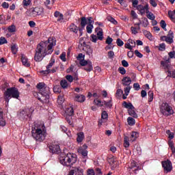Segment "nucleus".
Returning <instances> with one entry per match:
<instances>
[{"label":"nucleus","instance_id":"5701e85b","mask_svg":"<svg viewBox=\"0 0 175 175\" xmlns=\"http://www.w3.org/2000/svg\"><path fill=\"white\" fill-rule=\"evenodd\" d=\"M54 16L57 18V21H62L64 20V14L58 11L55 12Z\"/></svg>","mask_w":175,"mask_h":175},{"label":"nucleus","instance_id":"de8ad7c7","mask_svg":"<svg viewBox=\"0 0 175 175\" xmlns=\"http://www.w3.org/2000/svg\"><path fill=\"white\" fill-rule=\"evenodd\" d=\"M94 102L95 105H96V106H98L99 107H102V106H103V104H102V101L100 100L95 99Z\"/></svg>","mask_w":175,"mask_h":175},{"label":"nucleus","instance_id":"1a4fd4ad","mask_svg":"<svg viewBox=\"0 0 175 175\" xmlns=\"http://www.w3.org/2000/svg\"><path fill=\"white\" fill-rule=\"evenodd\" d=\"M80 66H88V68L87 67H84L83 69L84 70H86V72H91L94 69V67H92V62L90 60H85L84 59H82L79 62Z\"/></svg>","mask_w":175,"mask_h":175},{"label":"nucleus","instance_id":"37998d69","mask_svg":"<svg viewBox=\"0 0 175 175\" xmlns=\"http://www.w3.org/2000/svg\"><path fill=\"white\" fill-rule=\"evenodd\" d=\"M131 86H127L124 88V95H126V96H128V95H129V92H131Z\"/></svg>","mask_w":175,"mask_h":175},{"label":"nucleus","instance_id":"f8f14e48","mask_svg":"<svg viewBox=\"0 0 175 175\" xmlns=\"http://www.w3.org/2000/svg\"><path fill=\"white\" fill-rule=\"evenodd\" d=\"M148 3H146L145 6H143V5H138L137 6V10H139L140 14L143 16V14H145V13H150V8H148Z\"/></svg>","mask_w":175,"mask_h":175},{"label":"nucleus","instance_id":"2eb2a0df","mask_svg":"<svg viewBox=\"0 0 175 175\" xmlns=\"http://www.w3.org/2000/svg\"><path fill=\"white\" fill-rule=\"evenodd\" d=\"M122 83L124 87H129L131 83H132V80L131 79V77H125L122 79Z\"/></svg>","mask_w":175,"mask_h":175},{"label":"nucleus","instance_id":"0e129e2a","mask_svg":"<svg viewBox=\"0 0 175 175\" xmlns=\"http://www.w3.org/2000/svg\"><path fill=\"white\" fill-rule=\"evenodd\" d=\"M137 165H136V161H131V163L129 166V169H134V167H136Z\"/></svg>","mask_w":175,"mask_h":175},{"label":"nucleus","instance_id":"b1692460","mask_svg":"<svg viewBox=\"0 0 175 175\" xmlns=\"http://www.w3.org/2000/svg\"><path fill=\"white\" fill-rule=\"evenodd\" d=\"M84 140V133L80 132L77 133V143H81Z\"/></svg>","mask_w":175,"mask_h":175},{"label":"nucleus","instance_id":"338daca9","mask_svg":"<svg viewBox=\"0 0 175 175\" xmlns=\"http://www.w3.org/2000/svg\"><path fill=\"white\" fill-rule=\"evenodd\" d=\"M87 174L88 175H95V171H94L93 169H88Z\"/></svg>","mask_w":175,"mask_h":175},{"label":"nucleus","instance_id":"39448f33","mask_svg":"<svg viewBox=\"0 0 175 175\" xmlns=\"http://www.w3.org/2000/svg\"><path fill=\"white\" fill-rule=\"evenodd\" d=\"M5 102L8 104L9 100H10L12 98H14V99H18V98H20V92H18L17 88H10L7 89L5 93Z\"/></svg>","mask_w":175,"mask_h":175},{"label":"nucleus","instance_id":"8fccbe9b","mask_svg":"<svg viewBox=\"0 0 175 175\" xmlns=\"http://www.w3.org/2000/svg\"><path fill=\"white\" fill-rule=\"evenodd\" d=\"M131 33L133 35H137V33H139V31H137V28L135 27H131Z\"/></svg>","mask_w":175,"mask_h":175},{"label":"nucleus","instance_id":"5fc2aeb1","mask_svg":"<svg viewBox=\"0 0 175 175\" xmlns=\"http://www.w3.org/2000/svg\"><path fill=\"white\" fill-rule=\"evenodd\" d=\"M66 79L69 83H73V77L72 75H66Z\"/></svg>","mask_w":175,"mask_h":175},{"label":"nucleus","instance_id":"20e7f679","mask_svg":"<svg viewBox=\"0 0 175 175\" xmlns=\"http://www.w3.org/2000/svg\"><path fill=\"white\" fill-rule=\"evenodd\" d=\"M160 112L165 117H169L174 114V110L173 107L167 103H161L159 105Z\"/></svg>","mask_w":175,"mask_h":175},{"label":"nucleus","instance_id":"680f3d73","mask_svg":"<svg viewBox=\"0 0 175 175\" xmlns=\"http://www.w3.org/2000/svg\"><path fill=\"white\" fill-rule=\"evenodd\" d=\"M86 20L88 25L90 24V25H92V24H94V20H92V17H88Z\"/></svg>","mask_w":175,"mask_h":175},{"label":"nucleus","instance_id":"49530a36","mask_svg":"<svg viewBox=\"0 0 175 175\" xmlns=\"http://www.w3.org/2000/svg\"><path fill=\"white\" fill-rule=\"evenodd\" d=\"M160 25H161V28H163V29H164V31H167V29H166V22H165V21L161 20L160 22Z\"/></svg>","mask_w":175,"mask_h":175},{"label":"nucleus","instance_id":"c03bdc74","mask_svg":"<svg viewBox=\"0 0 175 175\" xmlns=\"http://www.w3.org/2000/svg\"><path fill=\"white\" fill-rule=\"evenodd\" d=\"M18 51L17 46L13 45L11 46V51L13 54L16 55L17 54V51Z\"/></svg>","mask_w":175,"mask_h":175},{"label":"nucleus","instance_id":"6e6d98bb","mask_svg":"<svg viewBox=\"0 0 175 175\" xmlns=\"http://www.w3.org/2000/svg\"><path fill=\"white\" fill-rule=\"evenodd\" d=\"M149 3H150L153 8H157V6H158V3H157L155 0H150Z\"/></svg>","mask_w":175,"mask_h":175},{"label":"nucleus","instance_id":"7ed1b4c3","mask_svg":"<svg viewBox=\"0 0 175 175\" xmlns=\"http://www.w3.org/2000/svg\"><path fill=\"white\" fill-rule=\"evenodd\" d=\"M75 162H77V157L73 153H68L65 156L59 158V163L63 166H72Z\"/></svg>","mask_w":175,"mask_h":175},{"label":"nucleus","instance_id":"09e8293b","mask_svg":"<svg viewBox=\"0 0 175 175\" xmlns=\"http://www.w3.org/2000/svg\"><path fill=\"white\" fill-rule=\"evenodd\" d=\"M161 64L162 65V66H163V68H165V69H169V68L170 67L169 64L166 63V62L165 61H161Z\"/></svg>","mask_w":175,"mask_h":175},{"label":"nucleus","instance_id":"2f4dec72","mask_svg":"<svg viewBox=\"0 0 175 175\" xmlns=\"http://www.w3.org/2000/svg\"><path fill=\"white\" fill-rule=\"evenodd\" d=\"M54 64H55V59L52 57L51 58L49 64L46 66V69H50L51 68H53Z\"/></svg>","mask_w":175,"mask_h":175},{"label":"nucleus","instance_id":"bb28decb","mask_svg":"<svg viewBox=\"0 0 175 175\" xmlns=\"http://www.w3.org/2000/svg\"><path fill=\"white\" fill-rule=\"evenodd\" d=\"M87 23H88L87 18H85V17L81 18V27L82 29H84V28H85Z\"/></svg>","mask_w":175,"mask_h":175},{"label":"nucleus","instance_id":"4468645a","mask_svg":"<svg viewBox=\"0 0 175 175\" xmlns=\"http://www.w3.org/2000/svg\"><path fill=\"white\" fill-rule=\"evenodd\" d=\"M49 151L50 152H52V154H57L59 152L60 148L59 145H52L49 147Z\"/></svg>","mask_w":175,"mask_h":175},{"label":"nucleus","instance_id":"58836bf2","mask_svg":"<svg viewBox=\"0 0 175 175\" xmlns=\"http://www.w3.org/2000/svg\"><path fill=\"white\" fill-rule=\"evenodd\" d=\"M168 15L171 20H175V10L173 11H169Z\"/></svg>","mask_w":175,"mask_h":175},{"label":"nucleus","instance_id":"4d7b16f0","mask_svg":"<svg viewBox=\"0 0 175 175\" xmlns=\"http://www.w3.org/2000/svg\"><path fill=\"white\" fill-rule=\"evenodd\" d=\"M118 70L121 75H125V73H126V70L124 67H120Z\"/></svg>","mask_w":175,"mask_h":175},{"label":"nucleus","instance_id":"f3484780","mask_svg":"<svg viewBox=\"0 0 175 175\" xmlns=\"http://www.w3.org/2000/svg\"><path fill=\"white\" fill-rule=\"evenodd\" d=\"M6 125V120L3 118V111L0 108V126H5Z\"/></svg>","mask_w":175,"mask_h":175},{"label":"nucleus","instance_id":"6e6552de","mask_svg":"<svg viewBox=\"0 0 175 175\" xmlns=\"http://www.w3.org/2000/svg\"><path fill=\"white\" fill-rule=\"evenodd\" d=\"M166 133L168 135L169 139H170V140L168 141L169 147L171 148L172 154H175L174 143L172 141V139H174V133H172L170 130H167Z\"/></svg>","mask_w":175,"mask_h":175},{"label":"nucleus","instance_id":"9d476101","mask_svg":"<svg viewBox=\"0 0 175 175\" xmlns=\"http://www.w3.org/2000/svg\"><path fill=\"white\" fill-rule=\"evenodd\" d=\"M161 164L166 173H170L173 170V165H172V161L170 160L162 161Z\"/></svg>","mask_w":175,"mask_h":175},{"label":"nucleus","instance_id":"f704fd0d","mask_svg":"<svg viewBox=\"0 0 175 175\" xmlns=\"http://www.w3.org/2000/svg\"><path fill=\"white\" fill-rule=\"evenodd\" d=\"M148 102H152V100H154V92L152 91H149L148 93Z\"/></svg>","mask_w":175,"mask_h":175},{"label":"nucleus","instance_id":"e2e57ef3","mask_svg":"<svg viewBox=\"0 0 175 175\" xmlns=\"http://www.w3.org/2000/svg\"><path fill=\"white\" fill-rule=\"evenodd\" d=\"M124 94V92L122 91V90L121 89H118L117 91H116V95L117 96L120 97V96H122V95Z\"/></svg>","mask_w":175,"mask_h":175},{"label":"nucleus","instance_id":"f03ea898","mask_svg":"<svg viewBox=\"0 0 175 175\" xmlns=\"http://www.w3.org/2000/svg\"><path fill=\"white\" fill-rule=\"evenodd\" d=\"M47 135V131L46 130V126L44 124H36L34 129L32 128L31 135L33 139L38 142H43L46 139Z\"/></svg>","mask_w":175,"mask_h":175},{"label":"nucleus","instance_id":"473e14b6","mask_svg":"<svg viewBox=\"0 0 175 175\" xmlns=\"http://www.w3.org/2000/svg\"><path fill=\"white\" fill-rule=\"evenodd\" d=\"M23 5L24 8H28L29 5H32V1L31 0H23Z\"/></svg>","mask_w":175,"mask_h":175},{"label":"nucleus","instance_id":"a878e982","mask_svg":"<svg viewBox=\"0 0 175 175\" xmlns=\"http://www.w3.org/2000/svg\"><path fill=\"white\" fill-rule=\"evenodd\" d=\"M78 152L79 154H81V155H82L83 157H87L88 155V151L83 148H79L78 149Z\"/></svg>","mask_w":175,"mask_h":175},{"label":"nucleus","instance_id":"13d9d810","mask_svg":"<svg viewBox=\"0 0 175 175\" xmlns=\"http://www.w3.org/2000/svg\"><path fill=\"white\" fill-rule=\"evenodd\" d=\"M105 43L107 44H111V43H113V38H110V36H108L107 38V40L105 41Z\"/></svg>","mask_w":175,"mask_h":175},{"label":"nucleus","instance_id":"f257e3e1","mask_svg":"<svg viewBox=\"0 0 175 175\" xmlns=\"http://www.w3.org/2000/svg\"><path fill=\"white\" fill-rule=\"evenodd\" d=\"M56 41L53 38H49L46 41H41L36 49L34 60L36 62L43 61V58L46 55L53 54L54 49L53 47L55 46Z\"/></svg>","mask_w":175,"mask_h":175},{"label":"nucleus","instance_id":"79ce46f5","mask_svg":"<svg viewBox=\"0 0 175 175\" xmlns=\"http://www.w3.org/2000/svg\"><path fill=\"white\" fill-rule=\"evenodd\" d=\"M8 32H10L11 33L14 32L16 31V26L14 25H12L8 27Z\"/></svg>","mask_w":175,"mask_h":175},{"label":"nucleus","instance_id":"4be33fe9","mask_svg":"<svg viewBox=\"0 0 175 175\" xmlns=\"http://www.w3.org/2000/svg\"><path fill=\"white\" fill-rule=\"evenodd\" d=\"M21 61L24 66H26L27 68H29V66H31V64H29V63L28 62V59H27V57H25L24 55H23L21 57Z\"/></svg>","mask_w":175,"mask_h":175},{"label":"nucleus","instance_id":"69168bd1","mask_svg":"<svg viewBox=\"0 0 175 175\" xmlns=\"http://www.w3.org/2000/svg\"><path fill=\"white\" fill-rule=\"evenodd\" d=\"M53 92H61V88H59V85H56L53 87Z\"/></svg>","mask_w":175,"mask_h":175},{"label":"nucleus","instance_id":"052dcab7","mask_svg":"<svg viewBox=\"0 0 175 175\" xmlns=\"http://www.w3.org/2000/svg\"><path fill=\"white\" fill-rule=\"evenodd\" d=\"M85 55H83V53H79L78 56L77 57V59L78 61H81V59H84V57Z\"/></svg>","mask_w":175,"mask_h":175},{"label":"nucleus","instance_id":"423d86ee","mask_svg":"<svg viewBox=\"0 0 175 175\" xmlns=\"http://www.w3.org/2000/svg\"><path fill=\"white\" fill-rule=\"evenodd\" d=\"M39 94L42 95V98L37 96L38 100H40L42 103H47L49 102V98L50 96L49 95V87L46 86V90H43V92H40Z\"/></svg>","mask_w":175,"mask_h":175},{"label":"nucleus","instance_id":"3c124183","mask_svg":"<svg viewBox=\"0 0 175 175\" xmlns=\"http://www.w3.org/2000/svg\"><path fill=\"white\" fill-rule=\"evenodd\" d=\"M116 44L119 46V47H122V46H124V41L118 38L116 41Z\"/></svg>","mask_w":175,"mask_h":175},{"label":"nucleus","instance_id":"c9c22d12","mask_svg":"<svg viewBox=\"0 0 175 175\" xmlns=\"http://www.w3.org/2000/svg\"><path fill=\"white\" fill-rule=\"evenodd\" d=\"M144 35L149 39V40H152V36H151V33L148 31H144Z\"/></svg>","mask_w":175,"mask_h":175},{"label":"nucleus","instance_id":"603ef678","mask_svg":"<svg viewBox=\"0 0 175 175\" xmlns=\"http://www.w3.org/2000/svg\"><path fill=\"white\" fill-rule=\"evenodd\" d=\"M6 43H8V40H6V38L5 37H1L0 38V45L5 44Z\"/></svg>","mask_w":175,"mask_h":175},{"label":"nucleus","instance_id":"6ab92c4d","mask_svg":"<svg viewBox=\"0 0 175 175\" xmlns=\"http://www.w3.org/2000/svg\"><path fill=\"white\" fill-rule=\"evenodd\" d=\"M37 88L40 92H43V90H46V85H45L44 83H39L38 84H37Z\"/></svg>","mask_w":175,"mask_h":175},{"label":"nucleus","instance_id":"4c0bfd02","mask_svg":"<svg viewBox=\"0 0 175 175\" xmlns=\"http://www.w3.org/2000/svg\"><path fill=\"white\" fill-rule=\"evenodd\" d=\"M65 102V98L64 96H59L57 98V103L58 105H62Z\"/></svg>","mask_w":175,"mask_h":175},{"label":"nucleus","instance_id":"cd10ccee","mask_svg":"<svg viewBox=\"0 0 175 175\" xmlns=\"http://www.w3.org/2000/svg\"><path fill=\"white\" fill-rule=\"evenodd\" d=\"M128 113L133 118H137V113L135 111V109H128Z\"/></svg>","mask_w":175,"mask_h":175},{"label":"nucleus","instance_id":"c756f323","mask_svg":"<svg viewBox=\"0 0 175 175\" xmlns=\"http://www.w3.org/2000/svg\"><path fill=\"white\" fill-rule=\"evenodd\" d=\"M60 85L62 88L65 90V88H68V86L69 85V84H68V81L66 80L63 79L60 81Z\"/></svg>","mask_w":175,"mask_h":175},{"label":"nucleus","instance_id":"864d4df0","mask_svg":"<svg viewBox=\"0 0 175 175\" xmlns=\"http://www.w3.org/2000/svg\"><path fill=\"white\" fill-rule=\"evenodd\" d=\"M165 49H166V45L165 44V43H162L159 44V50H160V51H164Z\"/></svg>","mask_w":175,"mask_h":175},{"label":"nucleus","instance_id":"774afa93","mask_svg":"<svg viewBox=\"0 0 175 175\" xmlns=\"http://www.w3.org/2000/svg\"><path fill=\"white\" fill-rule=\"evenodd\" d=\"M168 55H169L170 58H171V59L174 58L175 59V51L169 52Z\"/></svg>","mask_w":175,"mask_h":175},{"label":"nucleus","instance_id":"a18cd8bd","mask_svg":"<svg viewBox=\"0 0 175 175\" xmlns=\"http://www.w3.org/2000/svg\"><path fill=\"white\" fill-rule=\"evenodd\" d=\"M108 117H109V115L107 114V112L106 111H104L102 112V114H101L102 120H107Z\"/></svg>","mask_w":175,"mask_h":175},{"label":"nucleus","instance_id":"ddd939ff","mask_svg":"<svg viewBox=\"0 0 175 175\" xmlns=\"http://www.w3.org/2000/svg\"><path fill=\"white\" fill-rule=\"evenodd\" d=\"M32 113V109L29 108H25V109H23L19 116L20 117H22V118H27V117H31V113Z\"/></svg>","mask_w":175,"mask_h":175},{"label":"nucleus","instance_id":"393cba45","mask_svg":"<svg viewBox=\"0 0 175 175\" xmlns=\"http://www.w3.org/2000/svg\"><path fill=\"white\" fill-rule=\"evenodd\" d=\"M69 29L71 32H74V33H77V32L79 31V29L77 28V26H76V25L73 23H72L69 26Z\"/></svg>","mask_w":175,"mask_h":175},{"label":"nucleus","instance_id":"aec40b11","mask_svg":"<svg viewBox=\"0 0 175 175\" xmlns=\"http://www.w3.org/2000/svg\"><path fill=\"white\" fill-rule=\"evenodd\" d=\"M161 40L163 42L169 43V44H172V43L173 42V38H172V37H167L166 36H161Z\"/></svg>","mask_w":175,"mask_h":175},{"label":"nucleus","instance_id":"a211bd4d","mask_svg":"<svg viewBox=\"0 0 175 175\" xmlns=\"http://www.w3.org/2000/svg\"><path fill=\"white\" fill-rule=\"evenodd\" d=\"M96 32H97V38L98 40H103V30L100 28H96Z\"/></svg>","mask_w":175,"mask_h":175},{"label":"nucleus","instance_id":"72a5a7b5","mask_svg":"<svg viewBox=\"0 0 175 175\" xmlns=\"http://www.w3.org/2000/svg\"><path fill=\"white\" fill-rule=\"evenodd\" d=\"M124 147H125V148H128V147H129L130 144H129V137L126 136L124 137Z\"/></svg>","mask_w":175,"mask_h":175},{"label":"nucleus","instance_id":"9b49d317","mask_svg":"<svg viewBox=\"0 0 175 175\" xmlns=\"http://www.w3.org/2000/svg\"><path fill=\"white\" fill-rule=\"evenodd\" d=\"M42 12H43V9L39 7L31 8L29 10V14L31 17H36V16H40L42 14Z\"/></svg>","mask_w":175,"mask_h":175},{"label":"nucleus","instance_id":"ea45409f","mask_svg":"<svg viewBox=\"0 0 175 175\" xmlns=\"http://www.w3.org/2000/svg\"><path fill=\"white\" fill-rule=\"evenodd\" d=\"M146 17L152 21L155 20V16L154 15V14H152V12H148L146 15Z\"/></svg>","mask_w":175,"mask_h":175},{"label":"nucleus","instance_id":"0eeeda50","mask_svg":"<svg viewBox=\"0 0 175 175\" xmlns=\"http://www.w3.org/2000/svg\"><path fill=\"white\" fill-rule=\"evenodd\" d=\"M75 113V111L73 110V107H70L66 109V120L70 125L71 126H73V122L72 121V116H73V113Z\"/></svg>","mask_w":175,"mask_h":175},{"label":"nucleus","instance_id":"bf43d9fd","mask_svg":"<svg viewBox=\"0 0 175 175\" xmlns=\"http://www.w3.org/2000/svg\"><path fill=\"white\" fill-rule=\"evenodd\" d=\"M104 105H105V106L107 107H111V106H113V104H111V100H110L109 101H104Z\"/></svg>","mask_w":175,"mask_h":175},{"label":"nucleus","instance_id":"c85d7f7f","mask_svg":"<svg viewBox=\"0 0 175 175\" xmlns=\"http://www.w3.org/2000/svg\"><path fill=\"white\" fill-rule=\"evenodd\" d=\"M127 122L128 124L130 125V126H133V125L136 124V120H135V119L132 117H129L127 118Z\"/></svg>","mask_w":175,"mask_h":175},{"label":"nucleus","instance_id":"dca6fc26","mask_svg":"<svg viewBox=\"0 0 175 175\" xmlns=\"http://www.w3.org/2000/svg\"><path fill=\"white\" fill-rule=\"evenodd\" d=\"M75 100L76 102H79L80 103H83V102H85V96L83 94H76L75 97Z\"/></svg>","mask_w":175,"mask_h":175},{"label":"nucleus","instance_id":"7c9ffc66","mask_svg":"<svg viewBox=\"0 0 175 175\" xmlns=\"http://www.w3.org/2000/svg\"><path fill=\"white\" fill-rule=\"evenodd\" d=\"M139 137V133L133 131L131 133V142H135Z\"/></svg>","mask_w":175,"mask_h":175},{"label":"nucleus","instance_id":"a19ab883","mask_svg":"<svg viewBox=\"0 0 175 175\" xmlns=\"http://www.w3.org/2000/svg\"><path fill=\"white\" fill-rule=\"evenodd\" d=\"M108 162H109V165L113 166V163H116V157H112L109 158Z\"/></svg>","mask_w":175,"mask_h":175},{"label":"nucleus","instance_id":"e433bc0d","mask_svg":"<svg viewBox=\"0 0 175 175\" xmlns=\"http://www.w3.org/2000/svg\"><path fill=\"white\" fill-rule=\"evenodd\" d=\"M94 29V25L88 24L86 27V31L88 33H92V29Z\"/></svg>","mask_w":175,"mask_h":175},{"label":"nucleus","instance_id":"412c9836","mask_svg":"<svg viewBox=\"0 0 175 175\" xmlns=\"http://www.w3.org/2000/svg\"><path fill=\"white\" fill-rule=\"evenodd\" d=\"M122 106L123 107H125V109H129V110L135 109V107L133 106V105H132V103H126V101L123 102Z\"/></svg>","mask_w":175,"mask_h":175}]
</instances>
